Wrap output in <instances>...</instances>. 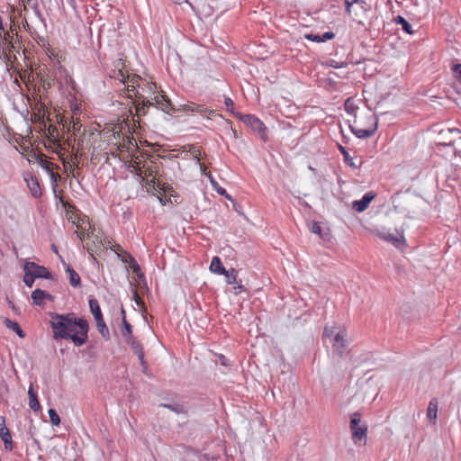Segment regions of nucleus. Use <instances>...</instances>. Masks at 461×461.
<instances>
[{
    "mask_svg": "<svg viewBox=\"0 0 461 461\" xmlns=\"http://www.w3.org/2000/svg\"><path fill=\"white\" fill-rule=\"evenodd\" d=\"M50 315V324L55 340H71L77 347H80L87 341L89 326L86 320L77 318L73 312L67 314L51 312Z\"/></svg>",
    "mask_w": 461,
    "mask_h": 461,
    "instance_id": "nucleus-1",
    "label": "nucleus"
},
{
    "mask_svg": "<svg viewBox=\"0 0 461 461\" xmlns=\"http://www.w3.org/2000/svg\"><path fill=\"white\" fill-rule=\"evenodd\" d=\"M350 429L355 444L365 445L366 440L367 426L362 423L359 412H354L350 419Z\"/></svg>",
    "mask_w": 461,
    "mask_h": 461,
    "instance_id": "nucleus-2",
    "label": "nucleus"
},
{
    "mask_svg": "<svg viewBox=\"0 0 461 461\" xmlns=\"http://www.w3.org/2000/svg\"><path fill=\"white\" fill-rule=\"evenodd\" d=\"M89 307L94 315L98 331L105 340L110 339L109 329L104 321L98 301L96 299H90Z\"/></svg>",
    "mask_w": 461,
    "mask_h": 461,
    "instance_id": "nucleus-3",
    "label": "nucleus"
},
{
    "mask_svg": "<svg viewBox=\"0 0 461 461\" xmlns=\"http://www.w3.org/2000/svg\"><path fill=\"white\" fill-rule=\"evenodd\" d=\"M145 109L149 106L156 105L158 108H160L163 112L167 113H171L175 111L173 104L169 98L166 95L158 94L156 95L152 101L143 100L141 104H140Z\"/></svg>",
    "mask_w": 461,
    "mask_h": 461,
    "instance_id": "nucleus-4",
    "label": "nucleus"
},
{
    "mask_svg": "<svg viewBox=\"0 0 461 461\" xmlns=\"http://www.w3.org/2000/svg\"><path fill=\"white\" fill-rule=\"evenodd\" d=\"M237 116L242 122H244V124L258 132L261 139H265L267 128L258 117L252 114L242 113H237Z\"/></svg>",
    "mask_w": 461,
    "mask_h": 461,
    "instance_id": "nucleus-5",
    "label": "nucleus"
},
{
    "mask_svg": "<svg viewBox=\"0 0 461 461\" xmlns=\"http://www.w3.org/2000/svg\"><path fill=\"white\" fill-rule=\"evenodd\" d=\"M23 270H27L28 272L31 271L32 276L35 278H52L51 273L45 267L39 266L34 262H25L23 265Z\"/></svg>",
    "mask_w": 461,
    "mask_h": 461,
    "instance_id": "nucleus-6",
    "label": "nucleus"
},
{
    "mask_svg": "<svg viewBox=\"0 0 461 461\" xmlns=\"http://www.w3.org/2000/svg\"><path fill=\"white\" fill-rule=\"evenodd\" d=\"M347 331L344 329H341L339 330L338 333H336L335 337L333 338L331 343L334 348V350L337 352L339 356H342L347 346H348V339H347Z\"/></svg>",
    "mask_w": 461,
    "mask_h": 461,
    "instance_id": "nucleus-7",
    "label": "nucleus"
},
{
    "mask_svg": "<svg viewBox=\"0 0 461 461\" xmlns=\"http://www.w3.org/2000/svg\"><path fill=\"white\" fill-rule=\"evenodd\" d=\"M0 438L4 442L5 447L12 451L14 449V442L12 440L11 433L6 427L5 420L4 417H0Z\"/></svg>",
    "mask_w": 461,
    "mask_h": 461,
    "instance_id": "nucleus-8",
    "label": "nucleus"
},
{
    "mask_svg": "<svg viewBox=\"0 0 461 461\" xmlns=\"http://www.w3.org/2000/svg\"><path fill=\"white\" fill-rule=\"evenodd\" d=\"M125 341L131 347L134 354L138 356L140 365L143 367H146L147 363L144 359V351L141 344L133 336H130Z\"/></svg>",
    "mask_w": 461,
    "mask_h": 461,
    "instance_id": "nucleus-9",
    "label": "nucleus"
},
{
    "mask_svg": "<svg viewBox=\"0 0 461 461\" xmlns=\"http://www.w3.org/2000/svg\"><path fill=\"white\" fill-rule=\"evenodd\" d=\"M375 198V194L373 192L366 193L360 200L353 202V208L358 212H364L371 203V201Z\"/></svg>",
    "mask_w": 461,
    "mask_h": 461,
    "instance_id": "nucleus-10",
    "label": "nucleus"
},
{
    "mask_svg": "<svg viewBox=\"0 0 461 461\" xmlns=\"http://www.w3.org/2000/svg\"><path fill=\"white\" fill-rule=\"evenodd\" d=\"M372 121L374 122L373 128L370 129H357L354 126L350 125L351 131L359 139H366L371 137L377 129V121L375 118L372 117Z\"/></svg>",
    "mask_w": 461,
    "mask_h": 461,
    "instance_id": "nucleus-11",
    "label": "nucleus"
},
{
    "mask_svg": "<svg viewBox=\"0 0 461 461\" xmlns=\"http://www.w3.org/2000/svg\"><path fill=\"white\" fill-rule=\"evenodd\" d=\"M24 180L27 182L32 195L36 198L40 197L41 195V190L37 177L30 175L26 176Z\"/></svg>",
    "mask_w": 461,
    "mask_h": 461,
    "instance_id": "nucleus-12",
    "label": "nucleus"
},
{
    "mask_svg": "<svg viewBox=\"0 0 461 461\" xmlns=\"http://www.w3.org/2000/svg\"><path fill=\"white\" fill-rule=\"evenodd\" d=\"M32 299L35 305H41L45 299L52 301L53 296L41 289H36L32 293Z\"/></svg>",
    "mask_w": 461,
    "mask_h": 461,
    "instance_id": "nucleus-13",
    "label": "nucleus"
},
{
    "mask_svg": "<svg viewBox=\"0 0 461 461\" xmlns=\"http://www.w3.org/2000/svg\"><path fill=\"white\" fill-rule=\"evenodd\" d=\"M28 395L30 408L34 411H39L41 409V404L38 400L37 393L34 391L32 384H31L29 387Z\"/></svg>",
    "mask_w": 461,
    "mask_h": 461,
    "instance_id": "nucleus-14",
    "label": "nucleus"
},
{
    "mask_svg": "<svg viewBox=\"0 0 461 461\" xmlns=\"http://www.w3.org/2000/svg\"><path fill=\"white\" fill-rule=\"evenodd\" d=\"M66 272L69 276V283L73 287H78L81 285V279L79 275L68 264L64 262Z\"/></svg>",
    "mask_w": 461,
    "mask_h": 461,
    "instance_id": "nucleus-15",
    "label": "nucleus"
},
{
    "mask_svg": "<svg viewBox=\"0 0 461 461\" xmlns=\"http://www.w3.org/2000/svg\"><path fill=\"white\" fill-rule=\"evenodd\" d=\"M210 270L212 273L222 275L225 274V267L222 266L219 257H213L210 265Z\"/></svg>",
    "mask_w": 461,
    "mask_h": 461,
    "instance_id": "nucleus-16",
    "label": "nucleus"
},
{
    "mask_svg": "<svg viewBox=\"0 0 461 461\" xmlns=\"http://www.w3.org/2000/svg\"><path fill=\"white\" fill-rule=\"evenodd\" d=\"M4 323L5 325L12 330L13 331H14L20 338H24L25 337V333L24 331L21 329L20 325L18 324V322L14 321H11L10 319L8 318H5L4 320Z\"/></svg>",
    "mask_w": 461,
    "mask_h": 461,
    "instance_id": "nucleus-17",
    "label": "nucleus"
},
{
    "mask_svg": "<svg viewBox=\"0 0 461 461\" xmlns=\"http://www.w3.org/2000/svg\"><path fill=\"white\" fill-rule=\"evenodd\" d=\"M339 149L343 155L345 163L352 167L353 169H357L359 167V166L353 160V158L349 156L348 152L347 151L346 148L342 145H339Z\"/></svg>",
    "mask_w": 461,
    "mask_h": 461,
    "instance_id": "nucleus-18",
    "label": "nucleus"
},
{
    "mask_svg": "<svg viewBox=\"0 0 461 461\" xmlns=\"http://www.w3.org/2000/svg\"><path fill=\"white\" fill-rule=\"evenodd\" d=\"M184 110L191 111V112H196V113H199L201 114H205L207 112L209 113H213L212 111L207 110V108H205V107H203L202 105L195 104L194 103H190V104H185L184 105Z\"/></svg>",
    "mask_w": 461,
    "mask_h": 461,
    "instance_id": "nucleus-19",
    "label": "nucleus"
},
{
    "mask_svg": "<svg viewBox=\"0 0 461 461\" xmlns=\"http://www.w3.org/2000/svg\"><path fill=\"white\" fill-rule=\"evenodd\" d=\"M438 412V402L433 399L429 402L428 410H427V417L430 420H436Z\"/></svg>",
    "mask_w": 461,
    "mask_h": 461,
    "instance_id": "nucleus-20",
    "label": "nucleus"
},
{
    "mask_svg": "<svg viewBox=\"0 0 461 461\" xmlns=\"http://www.w3.org/2000/svg\"><path fill=\"white\" fill-rule=\"evenodd\" d=\"M122 323L123 328L122 329V337L126 339H129L130 336H132V328L131 325L125 319V311L122 309Z\"/></svg>",
    "mask_w": 461,
    "mask_h": 461,
    "instance_id": "nucleus-21",
    "label": "nucleus"
},
{
    "mask_svg": "<svg viewBox=\"0 0 461 461\" xmlns=\"http://www.w3.org/2000/svg\"><path fill=\"white\" fill-rule=\"evenodd\" d=\"M160 406L163 407V408H167V409L170 410L171 411H174V412H176L177 414L186 413L185 408L182 404H178V403H174V404L162 403V404H160Z\"/></svg>",
    "mask_w": 461,
    "mask_h": 461,
    "instance_id": "nucleus-22",
    "label": "nucleus"
},
{
    "mask_svg": "<svg viewBox=\"0 0 461 461\" xmlns=\"http://www.w3.org/2000/svg\"><path fill=\"white\" fill-rule=\"evenodd\" d=\"M394 22L395 23L397 24H401L402 25V29L409 33V34H412L413 33V31L411 29V25L401 15H398L394 18Z\"/></svg>",
    "mask_w": 461,
    "mask_h": 461,
    "instance_id": "nucleus-23",
    "label": "nucleus"
},
{
    "mask_svg": "<svg viewBox=\"0 0 461 461\" xmlns=\"http://www.w3.org/2000/svg\"><path fill=\"white\" fill-rule=\"evenodd\" d=\"M377 235L379 238H381L386 241L392 242L393 244H396L397 242L400 241V239H398L393 234L389 233V232L378 231Z\"/></svg>",
    "mask_w": 461,
    "mask_h": 461,
    "instance_id": "nucleus-24",
    "label": "nucleus"
},
{
    "mask_svg": "<svg viewBox=\"0 0 461 461\" xmlns=\"http://www.w3.org/2000/svg\"><path fill=\"white\" fill-rule=\"evenodd\" d=\"M226 277V282L228 284H236L237 283V271L234 268H230V270H225V274H223Z\"/></svg>",
    "mask_w": 461,
    "mask_h": 461,
    "instance_id": "nucleus-25",
    "label": "nucleus"
},
{
    "mask_svg": "<svg viewBox=\"0 0 461 461\" xmlns=\"http://www.w3.org/2000/svg\"><path fill=\"white\" fill-rule=\"evenodd\" d=\"M48 413H49V416H50V422L55 425V426H58L59 425L60 423V419H59V414L57 413V411L54 410V409H50L48 411Z\"/></svg>",
    "mask_w": 461,
    "mask_h": 461,
    "instance_id": "nucleus-26",
    "label": "nucleus"
},
{
    "mask_svg": "<svg viewBox=\"0 0 461 461\" xmlns=\"http://www.w3.org/2000/svg\"><path fill=\"white\" fill-rule=\"evenodd\" d=\"M23 271H24V276H23L24 284L28 287H32L33 283L36 278L32 276V274L31 273V271H29V272L27 270H23Z\"/></svg>",
    "mask_w": 461,
    "mask_h": 461,
    "instance_id": "nucleus-27",
    "label": "nucleus"
},
{
    "mask_svg": "<svg viewBox=\"0 0 461 461\" xmlns=\"http://www.w3.org/2000/svg\"><path fill=\"white\" fill-rule=\"evenodd\" d=\"M338 328L336 327H325L323 330V335L330 339V342L332 341L333 338L335 337L336 333L339 332L337 330Z\"/></svg>",
    "mask_w": 461,
    "mask_h": 461,
    "instance_id": "nucleus-28",
    "label": "nucleus"
},
{
    "mask_svg": "<svg viewBox=\"0 0 461 461\" xmlns=\"http://www.w3.org/2000/svg\"><path fill=\"white\" fill-rule=\"evenodd\" d=\"M344 108L348 113L354 114L357 107L354 104L351 98H348L345 102Z\"/></svg>",
    "mask_w": 461,
    "mask_h": 461,
    "instance_id": "nucleus-29",
    "label": "nucleus"
},
{
    "mask_svg": "<svg viewBox=\"0 0 461 461\" xmlns=\"http://www.w3.org/2000/svg\"><path fill=\"white\" fill-rule=\"evenodd\" d=\"M459 133V130L456 129V128H450V129H447V131H441L439 132V136L441 137V139L443 140H447V134H458Z\"/></svg>",
    "mask_w": 461,
    "mask_h": 461,
    "instance_id": "nucleus-30",
    "label": "nucleus"
},
{
    "mask_svg": "<svg viewBox=\"0 0 461 461\" xmlns=\"http://www.w3.org/2000/svg\"><path fill=\"white\" fill-rule=\"evenodd\" d=\"M41 167L45 168L48 172L50 173L51 178L55 177L54 173L52 172L53 169V164L48 161H41Z\"/></svg>",
    "mask_w": 461,
    "mask_h": 461,
    "instance_id": "nucleus-31",
    "label": "nucleus"
},
{
    "mask_svg": "<svg viewBox=\"0 0 461 461\" xmlns=\"http://www.w3.org/2000/svg\"><path fill=\"white\" fill-rule=\"evenodd\" d=\"M211 182H212V185L214 186V188H215V190L217 191L218 194H220L221 195H224L225 197L230 199V196L226 193V190L224 188H222L221 186H218L217 183L215 181H213L212 179H211Z\"/></svg>",
    "mask_w": 461,
    "mask_h": 461,
    "instance_id": "nucleus-32",
    "label": "nucleus"
},
{
    "mask_svg": "<svg viewBox=\"0 0 461 461\" xmlns=\"http://www.w3.org/2000/svg\"><path fill=\"white\" fill-rule=\"evenodd\" d=\"M455 77L461 82V64H456L453 67Z\"/></svg>",
    "mask_w": 461,
    "mask_h": 461,
    "instance_id": "nucleus-33",
    "label": "nucleus"
},
{
    "mask_svg": "<svg viewBox=\"0 0 461 461\" xmlns=\"http://www.w3.org/2000/svg\"><path fill=\"white\" fill-rule=\"evenodd\" d=\"M304 38L309 41H315L318 43L321 42V35H319V34L309 33V34H305Z\"/></svg>",
    "mask_w": 461,
    "mask_h": 461,
    "instance_id": "nucleus-34",
    "label": "nucleus"
},
{
    "mask_svg": "<svg viewBox=\"0 0 461 461\" xmlns=\"http://www.w3.org/2000/svg\"><path fill=\"white\" fill-rule=\"evenodd\" d=\"M335 37V34L332 32H326L322 35H321V42L331 40Z\"/></svg>",
    "mask_w": 461,
    "mask_h": 461,
    "instance_id": "nucleus-35",
    "label": "nucleus"
},
{
    "mask_svg": "<svg viewBox=\"0 0 461 461\" xmlns=\"http://www.w3.org/2000/svg\"><path fill=\"white\" fill-rule=\"evenodd\" d=\"M311 231L314 234H321V228L318 222H312Z\"/></svg>",
    "mask_w": 461,
    "mask_h": 461,
    "instance_id": "nucleus-36",
    "label": "nucleus"
},
{
    "mask_svg": "<svg viewBox=\"0 0 461 461\" xmlns=\"http://www.w3.org/2000/svg\"><path fill=\"white\" fill-rule=\"evenodd\" d=\"M131 267L132 271L138 274L140 271V266L133 258H131Z\"/></svg>",
    "mask_w": 461,
    "mask_h": 461,
    "instance_id": "nucleus-37",
    "label": "nucleus"
},
{
    "mask_svg": "<svg viewBox=\"0 0 461 461\" xmlns=\"http://www.w3.org/2000/svg\"><path fill=\"white\" fill-rule=\"evenodd\" d=\"M137 115H144L147 113V109L141 106L140 104L136 106Z\"/></svg>",
    "mask_w": 461,
    "mask_h": 461,
    "instance_id": "nucleus-38",
    "label": "nucleus"
},
{
    "mask_svg": "<svg viewBox=\"0 0 461 461\" xmlns=\"http://www.w3.org/2000/svg\"><path fill=\"white\" fill-rule=\"evenodd\" d=\"M237 285L234 286V290H235V294H240L241 292L245 291V287L242 284H238L236 283Z\"/></svg>",
    "mask_w": 461,
    "mask_h": 461,
    "instance_id": "nucleus-39",
    "label": "nucleus"
},
{
    "mask_svg": "<svg viewBox=\"0 0 461 461\" xmlns=\"http://www.w3.org/2000/svg\"><path fill=\"white\" fill-rule=\"evenodd\" d=\"M346 66V63L342 62V63H339L335 60H332L331 63H330V67L332 68H344Z\"/></svg>",
    "mask_w": 461,
    "mask_h": 461,
    "instance_id": "nucleus-40",
    "label": "nucleus"
},
{
    "mask_svg": "<svg viewBox=\"0 0 461 461\" xmlns=\"http://www.w3.org/2000/svg\"><path fill=\"white\" fill-rule=\"evenodd\" d=\"M455 143H457V145H459V146L461 145V137L460 136L458 137V139L456 140H450L448 143L444 142L443 144L444 145L452 146Z\"/></svg>",
    "mask_w": 461,
    "mask_h": 461,
    "instance_id": "nucleus-41",
    "label": "nucleus"
},
{
    "mask_svg": "<svg viewBox=\"0 0 461 461\" xmlns=\"http://www.w3.org/2000/svg\"><path fill=\"white\" fill-rule=\"evenodd\" d=\"M224 103L227 108L233 106V101L230 97H226Z\"/></svg>",
    "mask_w": 461,
    "mask_h": 461,
    "instance_id": "nucleus-42",
    "label": "nucleus"
},
{
    "mask_svg": "<svg viewBox=\"0 0 461 461\" xmlns=\"http://www.w3.org/2000/svg\"><path fill=\"white\" fill-rule=\"evenodd\" d=\"M134 298H135V301H136L137 304L142 303L141 299L139 297V295H138V294L136 292H134Z\"/></svg>",
    "mask_w": 461,
    "mask_h": 461,
    "instance_id": "nucleus-43",
    "label": "nucleus"
},
{
    "mask_svg": "<svg viewBox=\"0 0 461 461\" xmlns=\"http://www.w3.org/2000/svg\"><path fill=\"white\" fill-rule=\"evenodd\" d=\"M71 174H72V176L75 177V178H77L78 177V173H75L74 172V169H71Z\"/></svg>",
    "mask_w": 461,
    "mask_h": 461,
    "instance_id": "nucleus-44",
    "label": "nucleus"
},
{
    "mask_svg": "<svg viewBox=\"0 0 461 461\" xmlns=\"http://www.w3.org/2000/svg\"><path fill=\"white\" fill-rule=\"evenodd\" d=\"M4 30L2 17L0 16V31Z\"/></svg>",
    "mask_w": 461,
    "mask_h": 461,
    "instance_id": "nucleus-45",
    "label": "nucleus"
},
{
    "mask_svg": "<svg viewBox=\"0 0 461 461\" xmlns=\"http://www.w3.org/2000/svg\"><path fill=\"white\" fill-rule=\"evenodd\" d=\"M77 233L78 238H79L80 240H83V234H82V233H78V232H77Z\"/></svg>",
    "mask_w": 461,
    "mask_h": 461,
    "instance_id": "nucleus-46",
    "label": "nucleus"
},
{
    "mask_svg": "<svg viewBox=\"0 0 461 461\" xmlns=\"http://www.w3.org/2000/svg\"><path fill=\"white\" fill-rule=\"evenodd\" d=\"M77 125H78V127H80L79 122H77V123L74 124V129L75 130H76V128H77Z\"/></svg>",
    "mask_w": 461,
    "mask_h": 461,
    "instance_id": "nucleus-47",
    "label": "nucleus"
},
{
    "mask_svg": "<svg viewBox=\"0 0 461 461\" xmlns=\"http://www.w3.org/2000/svg\"><path fill=\"white\" fill-rule=\"evenodd\" d=\"M40 41H41V42L44 43L45 39L40 37Z\"/></svg>",
    "mask_w": 461,
    "mask_h": 461,
    "instance_id": "nucleus-48",
    "label": "nucleus"
},
{
    "mask_svg": "<svg viewBox=\"0 0 461 461\" xmlns=\"http://www.w3.org/2000/svg\"><path fill=\"white\" fill-rule=\"evenodd\" d=\"M36 14H38V16L41 18V13L39 11H36Z\"/></svg>",
    "mask_w": 461,
    "mask_h": 461,
    "instance_id": "nucleus-49",
    "label": "nucleus"
},
{
    "mask_svg": "<svg viewBox=\"0 0 461 461\" xmlns=\"http://www.w3.org/2000/svg\"><path fill=\"white\" fill-rule=\"evenodd\" d=\"M52 249L55 252H57V248L54 245H52Z\"/></svg>",
    "mask_w": 461,
    "mask_h": 461,
    "instance_id": "nucleus-50",
    "label": "nucleus"
},
{
    "mask_svg": "<svg viewBox=\"0 0 461 461\" xmlns=\"http://www.w3.org/2000/svg\"><path fill=\"white\" fill-rule=\"evenodd\" d=\"M237 113H235V112H232V114H235V116H236V117H238V116H237Z\"/></svg>",
    "mask_w": 461,
    "mask_h": 461,
    "instance_id": "nucleus-51",
    "label": "nucleus"
}]
</instances>
